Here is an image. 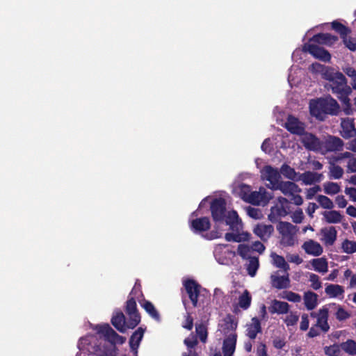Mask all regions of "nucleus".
Listing matches in <instances>:
<instances>
[{"label":"nucleus","instance_id":"nucleus-1","mask_svg":"<svg viewBox=\"0 0 356 356\" xmlns=\"http://www.w3.org/2000/svg\"><path fill=\"white\" fill-rule=\"evenodd\" d=\"M211 212L213 220L216 222H225L229 225L231 232L226 233L225 238L227 241L240 243L248 241L250 234L243 230V226L237 212L226 209L224 199L216 198L211 202Z\"/></svg>","mask_w":356,"mask_h":356},{"label":"nucleus","instance_id":"nucleus-2","mask_svg":"<svg viewBox=\"0 0 356 356\" xmlns=\"http://www.w3.org/2000/svg\"><path fill=\"white\" fill-rule=\"evenodd\" d=\"M98 334H102L105 340L111 343V349L102 350L99 345L95 343L97 337L95 335H87L80 339L78 348L81 351H86L89 354H94L97 356H114L115 345L123 344L126 338L116 333L108 324L97 325L95 328Z\"/></svg>","mask_w":356,"mask_h":356},{"label":"nucleus","instance_id":"nucleus-3","mask_svg":"<svg viewBox=\"0 0 356 356\" xmlns=\"http://www.w3.org/2000/svg\"><path fill=\"white\" fill-rule=\"evenodd\" d=\"M237 326L236 318L229 314L219 321L217 332L218 335L224 337L222 350L225 356H233L235 352Z\"/></svg>","mask_w":356,"mask_h":356},{"label":"nucleus","instance_id":"nucleus-4","mask_svg":"<svg viewBox=\"0 0 356 356\" xmlns=\"http://www.w3.org/2000/svg\"><path fill=\"white\" fill-rule=\"evenodd\" d=\"M338 109L337 101L330 97L312 99L309 102L311 115L321 120L324 119L326 114H336Z\"/></svg>","mask_w":356,"mask_h":356},{"label":"nucleus","instance_id":"nucleus-5","mask_svg":"<svg viewBox=\"0 0 356 356\" xmlns=\"http://www.w3.org/2000/svg\"><path fill=\"white\" fill-rule=\"evenodd\" d=\"M336 80L328 83L325 87L337 95V97L345 104H349L348 96L352 92L351 88L348 86L347 80L342 73H339L335 76Z\"/></svg>","mask_w":356,"mask_h":356},{"label":"nucleus","instance_id":"nucleus-6","mask_svg":"<svg viewBox=\"0 0 356 356\" xmlns=\"http://www.w3.org/2000/svg\"><path fill=\"white\" fill-rule=\"evenodd\" d=\"M277 230L282 235L281 243L285 246H292L296 241V234L298 231L296 226L290 222H280Z\"/></svg>","mask_w":356,"mask_h":356},{"label":"nucleus","instance_id":"nucleus-7","mask_svg":"<svg viewBox=\"0 0 356 356\" xmlns=\"http://www.w3.org/2000/svg\"><path fill=\"white\" fill-rule=\"evenodd\" d=\"M260 174L261 180L266 182V186L271 190H275L281 181V175L278 169L270 165H265L260 170Z\"/></svg>","mask_w":356,"mask_h":356},{"label":"nucleus","instance_id":"nucleus-8","mask_svg":"<svg viewBox=\"0 0 356 356\" xmlns=\"http://www.w3.org/2000/svg\"><path fill=\"white\" fill-rule=\"evenodd\" d=\"M343 141L339 137L327 136L321 139L319 153L325 155L328 152H337L343 150Z\"/></svg>","mask_w":356,"mask_h":356},{"label":"nucleus","instance_id":"nucleus-9","mask_svg":"<svg viewBox=\"0 0 356 356\" xmlns=\"http://www.w3.org/2000/svg\"><path fill=\"white\" fill-rule=\"evenodd\" d=\"M138 290L136 286H135L130 293V298L127 301L126 305V313L129 316L128 327L131 328L135 327L140 321V316L136 308V302L132 296Z\"/></svg>","mask_w":356,"mask_h":356},{"label":"nucleus","instance_id":"nucleus-10","mask_svg":"<svg viewBox=\"0 0 356 356\" xmlns=\"http://www.w3.org/2000/svg\"><path fill=\"white\" fill-rule=\"evenodd\" d=\"M213 255L219 264L227 265L236 256V252L229 245L218 244L214 248Z\"/></svg>","mask_w":356,"mask_h":356},{"label":"nucleus","instance_id":"nucleus-11","mask_svg":"<svg viewBox=\"0 0 356 356\" xmlns=\"http://www.w3.org/2000/svg\"><path fill=\"white\" fill-rule=\"evenodd\" d=\"M273 197L272 192L267 191L264 187L259 188L258 191H252L248 203L254 205L266 206Z\"/></svg>","mask_w":356,"mask_h":356},{"label":"nucleus","instance_id":"nucleus-12","mask_svg":"<svg viewBox=\"0 0 356 356\" xmlns=\"http://www.w3.org/2000/svg\"><path fill=\"white\" fill-rule=\"evenodd\" d=\"M332 28L341 35L345 46L349 50L356 51V39L348 35L350 31L343 24H332Z\"/></svg>","mask_w":356,"mask_h":356},{"label":"nucleus","instance_id":"nucleus-13","mask_svg":"<svg viewBox=\"0 0 356 356\" xmlns=\"http://www.w3.org/2000/svg\"><path fill=\"white\" fill-rule=\"evenodd\" d=\"M303 51L309 52L314 58L324 62H329L331 59V55L327 50L318 47L312 42L304 45Z\"/></svg>","mask_w":356,"mask_h":356},{"label":"nucleus","instance_id":"nucleus-14","mask_svg":"<svg viewBox=\"0 0 356 356\" xmlns=\"http://www.w3.org/2000/svg\"><path fill=\"white\" fill-rule=\"evenodd\" d=\"M300 141L307 149L319 153L321 139L315 135L305 131L300 135Z\"/></svg>","mask_w":356,"mask_h":356},{"label":"nucleus","instance_id":"nucleus-15","mask_svg":"<svg viewBox=\"0 0 356 356\" xmlns=\"http://www.w3.org/2000/svg\"><path fill=\"white\" fill-rule=\"evenodd\" d=\"M311 316L316 318L315 326L321 329L323 332H327L330 330L328 324V309L325 307L320 309L317 312H312Z\"/></svg>","mask_w":356,"mask_h":356},{"label":"nucleus","instance_id":"nucleus-16","mask_svg":"<svg viewBox=\"0 0 356 356\" xmlns=\"http://www.w3.org/2000/svg\"><path fill=\"white\" fill-rule=\"evenodd\" d=\"M183 284L193 307H196L197 305V298L200 293V286L193 280H184Z\"/></svg>","mask_w":356,"mask_h":356},{"label":"nucleus","instance_id":"nucleus-17","mask_svg":"<svg viewBox=\"0 0 356 356\" xmlns=\"http://www.w3.org/2000/svg\"><path fill=\"white\" fill-rule=\"evenodd\" d=\"M286 129L293 134L300 136L305 130V124L300 122L297 118L289 115L285 122Z\"/></svg>","mask_w":356,"mask_h":356},{"label":"nucleus","instance_id":"nucleus-18","mask_svg":"<svg viewBox=\"0 0 356 356\" xmlns=\"http://www.w3.org/2000/svg\"><path fill=\"white\" fill-rule=\"evenodd\" d=\"M341 136L345 139H349L356 136V128L354 120L350 118L342 119L341 122Z\"/></svg>","mask_w":356,"mask_h":356},{"label":"nucleus","instance_id":"nucleus-19","mask_svg":"<svg viewBox=\"0 0 356 356\" xmlns=\"http://www.w3.org/2000/svg\"><path fill=\"white\" fill-rule=\"evenodd\" d=\"M280 190L284 195L290 197L295 193H299L301 189L293 182L280 181L274 191Z\"/></svg>","mask_w":356,"mask_h":356},{"label":"nucleus","instance_id":"nucleus-20","mask_svg":"<svg viewBox=\"0 0 356 356\" xmlns=\"http://www.w3.org/2000/svg\"><path fill=\"white\" fill-rule=\"evenodd\" d=\"M211 224L209 218L202 217L191 220L190 227L195 233H201L208 230L210 228Z\"/></svg>","mask_w":356,"mask_h":356},{"label":"nucleus","instance_id":"nucleus-21","mask_svg":"<svg viewBox=\"0 0 356 356\" xmlns=\"http://www.w3.org/2000/svg\"><path fill=\"white\" fill-rule=\"evenodd\" d=\"M302 248L307 254L315 257L320 256L323 252L321 245L312 239L305 241L302 244Z\"/></svg>","mask_w":356,"mask_h":356},{"label":"nucleus","instance_id":"nucleus-22","mask_svg":"<svg viewBox=\"0 0 356 356\" xmlns=\"http://www.w3.org/2000/svg\"><path fill=\"white\" fill-rule=\"evenodd\" d=\"M273 231V225L264 223L257 224L253 229V232L263 241L268 240Z\"/></svg>","mask_w":356,"mask_h":356},{"label":"nucleus","instance_id":"nucleus-23","mask_svg":"<svg viewBox=\"0 0 356 356\" xmlns=\"http://www.w3.org/2000/svg\"><path fill=\"white\" fill-rule=\"evenodd\" d=\"M337 40V36L330 33H318L314 35L310 42L330 47L334 44Z\"/></svg>","mask_w":356,"mask_h":356},{"label":"nucleus","instance_id":"nucleus-24","mask_svg":"<svg viewBox=\"0 0 356 356\" xmlns=\"http://www.w3.org/2000/svg\"><path fill=\"white\" fill-rule=\"evenodd\" d=\"M321 234L322 236L321 241L325 245H332L336 239L337 232L334 227H325L321 229Z\"/></svg>","mask_w":356,"mask_h":356},{"label":"nucleus","instance_id":"nucleus-25","mask_svg":"<svg viewBox=\"0 0 356 356\" xmlns=\"http://www.w3.org/2000/svg\"><path fill=\"white\" fill-rule=\"evenodd\" d=\"M344 289L342 286L334 284H327L325 288V293L330 298L343 300L344 298Z\"/></svg>","mask_w":356,"mask_h":356},{"label":"nucleus","instance_id":"nucleus-26","mask_svg":"<svg viewBox=\"0 0 356 356\" xmlns=\"http://www.w3.org/2000/svg\"><path fill=\"white\" fill-rule=\"evenodd\" d=\"M324 178L322 173L307 171L300 175L301 180L306 185H312L321 182Z\"/></svg>","mask_w":356,"mask_h":356},{"label":"nucleus","instance_id":"nucleus-27","mask_svg":"<svg viewBox=\"0 0 356 356\" xmlns=\"http://www.w3.org/2000/svg\"><path fill=\"white\" fill-rule=\"evenodd\" d=\"M112 325L120 332L124 333L128 327V322L126 323L125 317L122 312H116L111 318Z\"/></svg>","mask_w":356,"mask_h":356},{"label":"nucleus","instance_id":"nucleus-28","mask_svg":"<svg viewBox=\"0 0 356 356\" xmlns=\"http://www.w3.org/2000/svg\"><path fill=\"white\" fill-rule=\"evenodd\" d=\"M290 306L286 302L273 300L268 307L271 314H286L289 313Z\"/></svg>","mask_w":356,"mask_h":356},{"label":"nucleus","instance_id":"nucleus-29","mask_svg":"<svg viewBox=\"0 0 356 356\" xmlns=\"http://www.w3.org/2000/svg\"><path fill=\"white\" fill-rule=\"evenodd\" d=\"M271 283L273 287L277 289H286L290 286V280L289 275H279L275 273L270 276Z\"/></svg>","mask_w":356,"mask_h":356},{"label":"nucleus","instance_id":"nucleus-30","mask_svg":"<svg viewBox=\"0 0 356 356\" xmlns=\"http://www.w3.org/2000/svg\"><path fill=\"white\" fill-rule=\"evenodd\" d=\"M261 332V327L259 320L256 317L252 318L251 322L246 325V335L250 339H254L257 334Z\"/></svg>","mask_w":356,"mask_h":356},{"label":"nucleus","instance_id":"nucleus-31","mask_svg":"<svg viewBox=\"0 0 356 356\" xmlns=\"http://www.w3.org/2000/svg\"><path fill=\"white\" fill-rule=\"evenodd\" d=\"M144 332L145 330L142 327H138L131 336L129 346L135 355L138 353V348L143 337Z\"/></svg>","mask_w":356,"mask_h":356},{"label":"nucleus","instance_id":"nucleus-32","mask_svg":"<svg viewBox=\"0 0 356 356\" xmlns=\"http://www.w3.org/2000/svg\"><path fill=\"white\" fill-rule=\"evenodd\" d=\"M310 264L312 269L317 273L325 274L328 271V262L324 257L313 259Z\"/></svg>","mask_w":356,"mask_h":356},{"label":"nucleus","instance_id":"nucleus-33","mask_svg":"<svg viewBox=\"0 0 356 356\" xmlns=\"http://www.w3.org/2000/svg\"><path fill=\"white\" fill-rule=\"evenodd\" d=\"M322 215L323 220L329 224L340 223L343 218L340 211L336 210L325 211Z\"/></svg>","mask_w":356,"mask_h":356},{"label":"nucleus","instance_id":"nucleus-34","mask_svg":"<svg viewBox=\"0 0 356 356\" xmlns=\"http://www.w3.org/2000/svg\"><path fill=\"white\" fill-rule=\"evenodd\" d=\"M318 295L312 291H307L304 293V304L307 310H313L318 305Z\"/></svg>","mask_w":356,"mask_h":356},{"label":"nucleus","instance_id":"nucleus-35","mask_svg":"<svg viewBox=\"0 0 356 356\" xmlns=\"http://www.w3.org/2000/svg\"><path fill=\"white\" fill-rule=\"evenodd\" d=\"M288 213L284 207L276 205L270 209V213L268 215V219L271 222H276L279 218L285 216Z\"/></svg>","mask_w":356,"mask_h":356},{"label":"nucleus","instance_id":"nucleus-36","mask_svg":"<svg viewBox=\"0 0 356 356\" xmlns=\"http://www.w3.org/2000/svg\"><path fill=\"white\" fill-rule=\"evenodd\" d=\"M344 173L343 169L338 165L334 163H330L329 166V178L331 179H341Z\"/></svg>","mask_w":356,"mask_h":356},{"label":"nucleus","instance_id":"nucleus-37","mask_svg":"<svg viewBox=\"0 0 356 356\" xmlns=\"http://www.w3.org/2000/svg\"><path fill=\"white\" fill-rule=\"evenodd\" d=\"M140 305L152 318L157 321H160L159 314L151 302L144 300L140 302Z\"/></svg>","mask_w":356,"mask_h":356},{"label":"nucleus","instance_id":"nucleus-38","mask_svg":"<svg viewBox=\"0 0 356 356\" xmlns=\"http://www.w3.org/2000/svg\"><path fill=\"white\" fill-rule=\"evenodd\" d=\"M324 193L329 195H334L341 191V186L337 182L327 181L323 184Z\"/></svg>","mask_w":356,"mask_h":356},{"label":"nucleus","instance_id":"nucleus-39","mask_svg":"<svg viewBox=\"0 0 356 356\" xmlns=\"http://www.w3.org/2000/svg\"><path fill=\"white\" fill-rule=\"evenodd\" d=\"M270 257L272 258L273 265H275L276 267L282 268L285 271H287L289 269V266L286 262L283 257L280 256L274 252L271 253Z\"/></svg>","mask_w":356,"mask_h":356},{"label":"nucleus","instance_id":"nucleus-40","mask_svg":"<svg viewBox=\"0 0 356 356\" xmlns=\"http://www.w3.org/2000/svg\"><path fill=\"white\" fill-rule=\"evenodd\" d=\"M259 266V259L257 257H251L248 259V263L247 264L246 269L248 273L251 277H254L257 271Z\"/></svg>","mask_w":356,"mask_h":356},{"label":"nucleus","instance_id":"nucleus-41","mask_svg":"<svg viewBox=\"0 0 356 356\" xmlns=\"http://www.w3.org/2000/svg\"><path fill=\"white\" fill-rule=\"evenodd\" d=\"M236 191L242 200L248 202L249 197H250L252 191L251 187L248 185L241 184L238 186Z\"/></svg>","mask_w":356,"mask_h":356},{"label":"nucleus","instance_id":"nucleus-42","mask_svg":"<svg viewBox=\"0 0 356 356\" xmlns=\"http://www.w3.org/2000/svg\"><path fill=\"white\" fill-rule=\"evenodd\" d=\"M341 348L350 355H356V342L354 340L348 339L340 344Z\"/></svg>","mask_w":356,"mask_h":356},{"label":"nucleus","instance_id":"nucleus-43","mask_svg":"<svg viewBox=\"0 0 356 356\" xmlns=\"http://www.w3.org/2000/svg\"><path fill=\"white\" fill-rule=\"evenodd\" d=\"M251 300L252 298L249 292L247 290H245L238 298L239 307L243 309H248L251 304Z\"/></svg>","mask_w":356,"mask_h":356},{"label":"nucleus","instance_id":"nucleus-44","mask_svg":"<svg viewBox=\"0 0 356 356\" xmlns=\"http://www.w3.org/2000/svg\"><path fill=\"white\" fill-rule=\"evenodd\" d=\"M343 252L346 254H353L356 252V241L345 239L341 243Z\"/></svg>","mask_w":356,"mask_h":356},{"label":"nucleus","instance_id":"nucleus-45","mask_svg":"<svg viewBox=\"0 0 356 356\" xmlns=\"http://www.w3.org/2000/svg\"><path fill=\"white\" fill-rule=\"evenodd\" d=\"M252 248L250 246L245 244H240L238 246V254L244 259H249L252 256Z\"/></svg>","mask_w":356,"mask_h":356},{"label":"nucleus","instance_id":"nucleus-46","mask_svg":"<svg viewBox=\"0 0 356 356\" xmlns=\"http://www.w3.org/2000/svg\"><path fill=\"white\" fill-rule=\"evenodd\" d=\"M280 172V174H282L285 177L291 180L296 179L297 176L295 170L286 164L282 165Z\"/></svg>","mask_w":356,"mask_h":356},{"label":"nucleus","instance_id":"nucleus-47","mask_svg":"<svg viewBox=\"0 0 356 356\" xmlns=\"http://www.w3.org/2000/svg\"><path fill=\"white\" fill-rule=\"evenodd\" d=\"M317 202L319 204L325 209H332L334 207L333 202L327 196L319 195L316 197Z\"/></svg>","mask_w":356,"mask_h":356},{"label":"nucleus","instance_id":"nucleus-48","mask_svg":"<svg viewBox=\"0 0 356 356\" xmlns=\"http://www.w3.org/2000/svg\"><path fill=\"white\" fill-rule=\"evenodd\" d=\"M281 298L286 299L290 302H300L302 300L301 296L293 291H284L282 294Z\"/></svg>","mask_w":356,"mask_h":356},{"label":"nucleus","instance_id":"nucleus-49","mask_svg":"<svg viewBox=\"0 0 356 356\" xmlns=\"http://www.w3.org/2000/svg\"><path fill=\"white\" fill-rule=\"evenodd\" d=\"M309 281L311 283V287L316 291L322 287V283L320 280V277L314 273L309 274Z\"/></svg>","mask_w":356,"mask_h":356},{"label":"nucleus","instance_id":"nucleus-50","mask_svg":"<svg viewBox=\"0 0 356 356\" xmlns=\"http://www.w3.org/2000/svg\"><path fill=\"white\" fill-rule=\"evenodd\" d=\"M286 314V316L284 319V322L286 326L289 327L296 325L298 321L299 316L294 312H290Z\"/></svg>","mask_w":356,"mask_h":356},{"label":"nucleus","instance_id":"nucleus-51","mask_svg":"<svg viewBox=\"0 0 356 356\" xmlns=\"http://www.w3.org/2000/svg\"><path fill=\"white\" fill-rule=\"evenodd\" d=\"M196 333L198 335L201 341L204 343L207 338V327L203 324L197 325L195 327Z\"/></svg>","mask_w":356,"mask_h":356},{"label":"nucleus","instance_id":"nucleus-52","mask_svg":"<svg viewBox=\"0 0 356 356\" xmlns=\"http://www.w3.org/2000/svg\"><path fill=\"white\" fill-rule=\"evenodd\" d=\"M247 214L252 218L260 219L262 218V212L259 209L254 208L252 207H248L246 208Z\"/></svg>","mask_w":356,"mask_h":356},{"label":"nucleus","instance_id":"nucleus-53","mask_svg":"<svg viewBox=\"0 0 356 356\" xmlns=\"http://www.w3.org/2000/svg\"><path fill=\"white\" fill-rule=\"evenodd\" d=\"M339 73V72H334L330 68L326 67L321 74L325 79L329 81V83H331L334 80H336L335 76H337Z\"/></svg>","mask_w":356,"mask_h":356},{"label":"nucleus","instance_id":"nucleus-54","mask_svg":"<svg viewBox=\"0 0 356 356\" xmlns=\"http://www.w3.org/2000/svg\"><path fill=\"white\" fill-rule=\"evenodd\" d=\"M341 347L339 345H333L325 348V353L328 356H339L341 352Z\"/></svg>","mask_w":356,"mask_h":356},{"label":"nucleus","instance_id":"nucleus-55","mask_svg":"<svg viewBox=\"0 0 356 356\" xmlns=\"http://www.w3.org/2000/svg\"><path fill=\"white\" fill-rule=\"evenodd\" d=\"M304 218V214L302 209H298L296 210L291 215V218L293 222L300 223Z\"/></svg>","mask_w":356,"mask_h":356},{"label":"nucleus","instance_id":"nucleus-56","mask_svg":"<svg viewBox=\"0 0 356 356\" xmlns=\"http://www.w3.org/2000/svg\"><path fill=\"white\" fill-rule=\"evenodd\" d=\"M346 171L348 173L356 172V158L353 156L347 162Z\"/></svg>","mask_w":356,"mask_h":356},{"label":"nucleus","instance_id":"nucleus-57","mask_svg":"<svg viewBox=\"0 0 356 356\" xmlns=\"http://www.w3.org/2000/svg\"><path fill=\"white\" fill-rule=\"evenodd\" d=\"M184 343L187 346L188 350H193V348L197 343V341L195 336L191 335L185 339Z\"/></svg>","mask_w":356,"mask_h":356},{"label":"nucleus","instance_id":"nucleus-58","mask_svg":"<svg viewBox=\"0 0 356 356\" xmlns=\"http://www.w3.org/2000/svg\"><path fill=\"white\" fill-rule=\"evenodd\" d=\"M309 315L307 314H303L301 316L300 329L302 331H306L309 328Z\"/></svg>","mask_w":356,"mask_h":356},{"label":"nucleus","instance_id":"nucleus-59","mask_svg":"<svg viewBox=\"0 0 356 356\" xmlns=\"http://www.w3.org/2000/svg\"><path fill=\"white\" fill-rule=\"evenodd\" d=\"M321 187L318 185L314 186V187L309 188L307 190L306 192V197L308 200H311L314 197V196L319 191H321Z\"/></svg>","mask_w":356,"mask_h":356},{"label":"nucleus","instance_id":"nucleus-60","mask_svg":"<svg viewBox=\"0 0 356 356\" xmlns=\"http://www.w3.org/2000/svg\"><path fill=\"white\" fill-rule=\"evenodd\" d=\"M346 195H347L350 200L353 202H356V188L346 187L344 190Z\"/></svg>","mask_w":356,"mask_h":356},{"label":"nucleus","instance_id":"nucleus-61","mask_svg":"<svg viewBox=\"0 0 356 356\" xmlns=\"http://www.w3.org/2000/svg\"><path fill=\"white\" fill-rule=\"evenodd\" d=\"M287 260L291 263H294L297 265L300 264L303 260L298 254H289L286 256Z\"/></svg>","mask_w":356,"mask_h":356},{"label":"nucleus","instance_id":"nucleus-62","mask_svg":"<svg viewBox=\"0 0 356 356\" xmlns=\"http://www.w3.org/2000/svg\"><path fill=\"white\" fill-rule=\"evenodd\" d=\"M250 247L252 248V252L255 251L260 254L262 253L265 250V247H264V244L262 243H261L260 241H255L254 243H253L252 244V245Z\"/></svg>","mask_w":356,"mask_h":356},{"label":"nucleus","instance_id":"nucleus-63","mask_svg":"<svg viewBox=\"0 0 356 356\" xmlns=\"http://www.w3.org/2000/svg\"><path fill=\"white\" fill-rule=\"evenodd\" d=\"M326 67L325 65H323L318 63H314L311 65L309 69L315 73H320L321 74L323 70H325V68Z\"/></svg>","mask_w":356,"mask_h":356},{"label":"nucleus","instance_id":"nucleus-64","mask_svg":"<svg viewBox=\"0 0 356 356\" xmlns=\"http://www.w3.org/2000/svg\"><path fill=\"white\" fill-rule=\"evenodd\" d=\"M335 202L339 208L343 209L347 206L348 202L343 195H338L335 198Z\"/></svg>","mask_w":356,"mask_h":356}]
</instances>
